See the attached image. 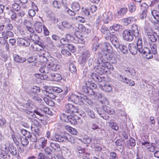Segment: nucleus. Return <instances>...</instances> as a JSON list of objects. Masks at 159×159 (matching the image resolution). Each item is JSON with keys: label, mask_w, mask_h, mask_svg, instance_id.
I'll list each match as a JSON object with an SVG mask.
<instances>
[{"label": "nucleus", "mask_w": 159, "mask_h": 159, "mask_svg": "<svg viewBox=\"0 0 159 159\" xmlns=\"http://www.w3.org/2000/svg\"><path fill=\"white\" fill-rule=\"evenodd\" d=\"M84 103H87L89 105L92 104V102L91 99L86 96H83Z\"/></svg>", "instance_id": "obj_58"}, {"label": "nucleus", "mask_w": 159, "mask_h": 159, "mask_svg": "<svg viewBox=\"0 0 159 159\" xmlns=\"http://www.w3.org/2000/svg\"><path fill=\"white\" fill-rule=\"evenodd\" d=\"M109 126L112 129L115 130H117L119 129L116 124L114 122H110Z\"/></svg>", "instance_id": "obj_54"}, {"label": "nucleus", "mask_w": 159, "mask_h": 159, "mask_svg": "<svg viewBox=\"0 0 159 159\" xmlns=\"http://www.w3.org/2000/svg\"><path fill=\"white\" fill-rule=\"evenodd\" d=\"M101 51L102 53H106L108 54H111L113 50L110 44L108 43H104L102 45Z\"/></svg>", "instance_id": "obj_9"}, {"label": "nucleus", "mask_w": 159, "mask_h": 159, "mask_svg": "<svg viewBox=\"0 0 159 159\" xmlns=\"http://www.w3.org/2000/svg\"><path fill=\"white\" fill-rule=\"evenodd\" d=\"M42 93L46 96L52 99L55 98L56 96L54 94L53 87L45 86L44 89L42 90Z\"/></svg>", "instance_id": "obj_5"}, {"label": "nucleus", "mask_w": 159, "mask_h": 159, "mask_svg": "<svg viewBox=\"0 0 159 159\" xmlns=\"http://www.w3.org/2000/svg\"><path fill=\"white\" fill-rule=\"evenodd\" d=\"M147 35L149 40L152 42H154L157 41V39L156 38L152 32L148 33Z\"/></svg>", "instance_id": "obj_46"}, {"label": "nucleus", "mask_w": 159, "mask_h": 159, "mask_svg": "<svg viewBox=\"0 0 159 159\" xmlns=\"http://www.w3.org/2000/svg\"><path fill=\"white\" fill-rule=\"evenodd\" d=\"M66 128L67 130L71 134L75 135L77 134V132L75 129L69 126H66Z\"/></svg>", "instance_id": "obj_40"}, {"label": "nucleus", "mask_w": 159, "mask_h": 159, "mask_svg": "<svg viewBox=\"0 0 159 159\" xmlns=\"http://www.w3.org/2000/svg\"><path fill=\"white\" fill-rule=\"evenodd\" d=\"M24 24L26 26V27L28 30L29 31L30 33H34L33 29L28 25V24H30V25H32V23L30 22V21L25 20L24 22Z\"/></svg>", "instance_id": "obj_27"}, {"label": "nucleus", "mask_w": 159, "mask_h": 159, "mask_svg": "<svg viewBox=\"0 0 159 159\" xmlns=\"http://www.w3.org/2000/svg\"><path fill=\"white\" fill-rule=\"evenodd\" d=\"M102 109H101L102 111L103 112V113L105 114L106 113L109 115H112L115 114V112L113 109L106 105H104L102 107Z\"/></svg>", "instance_id": "obj_14"}, {"label": "nucleus", "mask_w": 159, "mask_h": 159, "mask_svg": "<svg viewBox=\"0 0 159 159\" xmlns=\"http://www.w3.org/2000/svg\"><path fill=\"white\" fill-rule=\"evenodd\" d=\"M120 79L121 80L126 83L129 86H133L135 84V83L133 81L131 80H129L128 79L126 78H124L123 76L121 75H120Z\"/></svg>", "instance_id": "obj_21"}, {"label": "nucleus", "mask_w": 159, "mask_h": 159, "mask_svg": "<svg viewBox=\"0 0 159 159\" xmlns=\"http://www.w3.org/2000/svg\"><path fill=\"white\" fill-rule=\"evenodd\" d=\"M110 159H119L116 153L111 152L110 153Z\"/></svg>", "instance_id": "obj_63"}, {"label": "nucleus", "mask_w": 159, "mask_h": 159, "mask_svg": "<svg viewBox=\"0 0 159 159\" xmlns=\"http://www.w3.org/2000/svg\"><path fill=\"white\" fill-rule=\"evenodd\" d=\"M110 41L115 47L116 48H117L120 45L119 44L118 39L115 35L114 36H112Z\"/></svg>", "instance_id": "obj_23"}, {"label": "nucleus", "mask_w": 159, "mask_h": 159, "mask_svg": "<svg viewBox=\"0 0 159 159\" xmlns=\"http://www.w3.org/2000/svg\"><path fill=\"white\" fill-rule=\"evenodd\" d=\"M65 139V134L63 136L62 135L56 134L54 135L53 141L61 142L64 141Z\"/></svg>", "instance_id": "obj_26"}, {"label": "nucleus", "mask_w": 159, "mask_h": 159, "mask_svg": "<svg viewBox=\"0 0 159 159\" xmlns=\"http://www.w3.org/2000/svg\"><path fill=\"white\" fill-rule=\"evenodd\" d=\"M91 77L93 79L100 82L102 81V80L101 77L98 75H97L96 74L94 73H92L90 75Z\"/></svg>", "instance_id": "obj_44"}, {"label": "nucleus", "mask_w": 159, "mask_h": 159, "mask_svg": "<svg viewBox=\"0 0 159 159\" xmlns=\"http://www.w3.org/2000/svg\"><path fill=\"white\" fill-rule=\"evenodd\" d=\"M80 8V6L77 2H74L71 4V9L75 12L79 11Z\"/></svg>", "instance_id": "obj_33"}, {"label": "nucleus", "mask_w": 159, "mask_h": 159, "mask_svg": "<svg viewBox=\"0 0 159 159\" xmlns=\"http://www.w3.org/2000/svg\"><path fill=\"white\" fill-rule=\"evenodd\" d=\"M129 50L131 54L135 55L137 53L138 50L136 45L133 43H131L128 45Z\"/></svg>", "instance_id": "obj_15"}, {"label": "nucleus", "mask_w": 159, "mask_h": 159, "mask_svg": "<svg viewBox=\"0 0 159 159\" xmlns=\"http://www.w3.org/2000/svg\"><path fill=\"white\" fill-rule=\"evenodd\" d=\"M84 95H82L80 96H78L77 99L75 102V104L79 105H82L84 103V100H83V97Z\"/></svg>", "instance_id": "obj_45"}, {"label": "nucleus", "mask_w": 159, "mask_h": 159, "mask_svg": "<svg viewBox=\"0 0 159 159\" xmlns=\"http://www.w3.org/2000/svg\"><path fill=\"white\" fill-rule=\"evenodd\" d=\"M150 47L151 48V50L152 51V53L151 52V53L154 54V55H156L157 54V45L155 43H152L150 44Z\"/></svg>", "instance_id": "obj_41"}, {"label": "nucleus", "mask_w": 159, "mask_h": 159, "mask_svg": "<svg viewBox=\"0 0 159 159\" xmlns=\"http://www.w3.org/2000/svg\"><path fill=\"white\" fill-rule=\"evenodd\" d=\"M61 53L64 55L67 56H70L71 55V53L67 50L65 49H63L61 51Z\"/></svg>", "instance_id": "obj_64"}, {"label": "nucleus", "mask_w": 159, "mask_h": 159, "mask_svg": "<svg viewBox=\"0 0 159 159\" xmlns=\"http://www.w3.org/2000/svg\"><path fill=\"white\" fill-rule=\"evenodd\" d=\"M12 8L15 10L16 11H18L20 10V7L18 4L16 3H15L12 4Z\"/></svg>", "instance_id": "obj_62"}, {"label": "nucleus", "mask_w": 159, "mask_h": 159, "mask_svg": "<svg viewBox=\"0 0 159 159\" xmlns=\"http://www.w3.org/2000/svg\"><path fill=\"white\" fill-rule=\"evenodd\" d=\"M25 112L29 115L28 117L29 118L33 119V118H37L41 121L43 120V115L38 111L34 110V111H32L25 110Z\"/></svg>", "instance_id": "obj_4"}, {"label": "nucleus", "mask_w": 159, "mask_h": 159, "mask_svg": "<svg viewBox=\"0 0 159 159\" xmlns=\"http://www.w3.org/2000/svg\"><path fill=\"white\" fill-rule=\"evenodd\" d=\"M2 36H3L4 38L6 39L9 38H11L13 37L14 35L13 33L11 31L7 30L5 31H3L2 33Z\"/></svg>", "instance_id": "obj_31"}, {"label": "nucleus", "mask_w": 159, "mask_h": 159, "mask_svg": "<svg viewBox=\"0 0 159 159\" xmlns=\"http://www.w3.org/2000/svg\"><path fill=\"white\" fill-rule=\"evenodd\" d=\"M113 16L110 11L104 13L102 16V20L104 23H108L112 19Z\"/></svg>", "instance_id": "obj_10"}, {"label": "nucleus", "mask_w": 159, "mask_h": 159, "mask_svg": "<svg viewBox=\"0 0 159 159\" xmlns=\"http://www.w3.org/2000/svg\"><path fill=\"white\" fill-rule=\"evenodd\" d=\"M102 86V88L103 90L108 92L110 93L112 91V87L109 85H104V86L102 85V84H100Z\"/></svg>", "instance_id": "obj_39"}, {"label": "nucleus", "mask_w": 159, "mask_h": 159, "mask_svg": "<svg viewBox=\"0 0 159 159\" xmlns=\"http://www.w3.org/2000/svg\"><path fill=\"white\" fill-rule=\"evenodd\" d=\"M37 142L42 148H43L47 144V140L44 138L41 137L38 139Z\"/></svg>", "instance_id": "obj_25"}, {"label": "nucleus", "mask_w": 159, "mask_h": 159, "mask_svg": "<svg viewBox=\"0 0 159 159\" xmlns=\"http://www.w3.org/2000/svg\"><path fill=\"white\" fill-rule=\"evenodd\" d=\"M91 139L88 136H84L82 139L83 142L85 144H89L91 141Z\"/></svg>", "instance_id": "obj_52"}, {"label": "nucleus", "mask_w": 159, "mask_h": 159, "mask_svg": "<svg viewBox=\"0 0 159 159\" xmlns=\"http://www.w3.org/2000/svg\"><path fill=\"white\" fill-rule=\"evenodd\" d=\"M79 32L75 33V37L72 35L70 34H66V38L68 41L73 42L75 43H83L84 42L83 39L81 35H78L77 34Z\"/></svg>", "instance_id": "obj_2"}, {"label": "nucleus", "mask_w": 159, "mask_h": 159, "mask_svg": "<svg viewBox=\"0 0 159 159\" xmlns=\"http://www.w3.org/2000/svg\"><path fill=\"white\" fill-rule=\"evenodd\" d=\"M61 24L62 26L66 29H69L71 27L70 24L69 23L65 21L62 22Z\"/></svg>", "instance_id": "obj_60"}, {"label": "nucleus", "mask_w": 159, "mask_h": 159, "mask_svg": "<svg viewBox=\"0 0 159 159\" xmlns=\"http://www.w3.org/2000/svg\"><path fill=\"white\" fill-rule=\"evenodd\" d=\"M139 5L140 7L141 13L140 15V18L141 19H143L146 18L147 16V13L148 11L147 9L148 8V6L145 3L143 2L142 4L139 3Z\"/></svg>", "instance_id": "obj_8"}, {"label": "nucleus", "mask_w": 159, "mask_h": 159, "mask_svg": "<svg viewBox=\"0 0 159 159\" xmlns=\"http://www.w3.org/2000/svg\"><path fill=\"white\" fill-rule=\"evenodd\" d=\"M78 96L74 94H72L68 97V100L70 102H73L75 104Z\"/></svg>", "instance_id": "obj_36"}, {"label": "nucleus", "mask_w": 159, "mask_h": 159, "mask_svg": "<svg viewBox=\"0 0 159 159\" xmlns=\"http://www.w3.org/2000/svg\"><path fill=\"white\" fill-rule=\"evenodd\" d=\"M68 121L67 123H70L72 125H75L77 124V121L75 118L72 116L70 115L68 118Z\"/></svg>", "instance_id": "obj_47"}, {"label": "nucleus", "mask_w": 159, "mask_h": 159, "mask_svg": "<svg viewBox=\"0 0 159 159\" xmlns=\"http://www.w3.org/2000/svg\"><path fill=\"white\" fill-rule=\"evenodd\" d=\"M51 76L53 80L56 81H60L62 77L60 75L55 73H52L50 75Z\"/></svg>", "instance_id": "obj_34"}, {"label": "nucleus", "mask_w": 159, "mask_h": 159, "mask_svg": "<svg viewBox=\"0 0 159 159\" xmlns=\"http://www.w3.org/2000/svg\"><path fill=\"white\" fill-rule=\"evenodd\" d=\"M36 31L38 33H40L42 31V23L39 22H36L34 25Z\"/></svg>", "instance_id": "obj_28"}, {"label": "nucleus", "mask_w": 159, "mask_h": 159, "mask_svg": "<svg viewBox=\"0 0 159 159\" xmlns=\"http://www.w3.org/2000/svg\"><path fill=\"white\" fill-rule=\"evenodd\" d=\"M134 34L132 33L131 30H125L123 33V39L127 41H131L134 39Z\"/></svg>", "instance_id": "obj_7"}, {"label": "nucleus", "mask_w": 159, "mask_h": 159, "mask_svg": "<svg viewBox=\"0 0 159 159\" xmlns=\"http://www.w3.org/2000/svg\"><path fill=\"white\" fill-rule=\"evenodd\" d=\"M131 30L135 37H138L139 36V31L138 25L136 24L132 25Z\"/></svg>", "instance_id": "obj_22"}, {"label": "nucleus", "mask_w": 159, "mask_h": 159, "mask_svg": "<svg viewBox=\"0 0 159 159\" xmlns=\"http://www.w3.org/2000/svg\"><path fill=\"white\" fill-rule=\"evenodd\" d=\"M84 110L90 117L92 119H94L95 117L94 113L91 109L87 107H85L84 108Z\"/></svg>", "instance_id": "obj_24"}, {"label": "nucleus", "mask_w": 159, "mask_h": 159, "mask_svg": "<svg viewBox=\"0 0 159 159\" xmlns=\"http://www.w3.org/2000/svg\"><path fill=\"white\" fill-rule=\"evenodd\" d=\"M155 143H151L147 149L150 152H153L155 148Z\"/></svg>", "instance_id": "obj_61"}, {"label": "nucleus", "mask_w": 159, "mask_h": 159, "mask_svg": "<svg viewBox=\"0 0 159 159\" xmlns=\"http://www.w3.org/2000/svg\"><path fill=\"white\" fill-rule=\"evenodd\" d=\"M28 39L30 41V42H33L34 43H36L39 42V36L35 33H31L28 36Z\"/></svg>", "instance_id": "obj_13"}, {"label": "nucleus", "mask_w": 159, "mask_h": 159, "mask_svg": "<svg viewBox=\"0 0 159 159\" xmlns=\"http://www.w3.org/2000/svg\"><path fill=\"white\" fill-rule=\"evenodd\" d=\"M14 61L17 63H23L26 60V59L24 57L19 56L17 54H15L13 56Z\"/></svg>", "instance_id": "obj_17"}, {"label": "nucleus", "mask_w": 159, "mask_h": 159, "mask_svg": "<svg viewBox=\"0 0 159 159\" xmlns=\"http://www.w3.org/2000/svg\"><path fill=\"white\" fill-rule=\"evenodd\" d=\"M61 152L66 157H69L71 155L70 150L66 147H63L61 149Z\"/></svg>", "instance_id": "obj_18"}, {"label": "nucleus", "mask_w": 159, "mask_h": 159, "mask_svg": "<svg viewBox=\"0 0 159 159\" xmlns=\"http://www.w3.org/2000/svg\"><path fill=\"white\" fill-rule=\"evenodd\" d=\"M104 56L105 59L109 61V62L108 63H111L112 64H115L116 62V61L114 57H111L110 54H105Z\"/></svg>", "instance_id": "obj_32"}, {"label": "nucleus", "mask_w": 159, "mask_h": 159, "mask_svg": "<svg viewBox=\"0 0 159 159\" xmlns=\"http://www.w3.org/2000/svg\"><path fill=\"white\" fill-rule=\"evenodd\" d=\"M128 9L126 8H120L117 11L116 15L117 16V17L120 18L123 16L126 13Z\"/></svg>", "instance_id": "obj_20"}, {"label": "nucleus", "mask_w": 159, "mask_h": 159, "mask_svg": "<svg viewBox=\"0 0 159 159\" xmlns=\"http://www.w3.org/2000/svg\"><path fill=\"white\" fill-rule=\"evenodd\" d=\"M65 110L66 113L70 114L77 112L75 106L70 103H68L65 106Z\"/></svg>", "instance_id": "obj_12"}, {"label": "nucleus", "mask_w": 159, "mask_h": 159, "mask_svg": "<svg viewBox=\"0 0 159 159\" xmlns=\"http://www.w3.org/2000/svg\"><path fill=\"white\" fill-rule=\"evenodd\" d=\"M50 146L52 150L55 151H59L60 150V145L57 143L54 142H50Z\"/></svg>", "instance_id": "obj_29"}, {"label": "nucleus", "mask_w": 159, "mask_h": 159, "mask_svg": "<svg viewBox=\"0 0 159 159\" xmlns=\"http://www.w3.org/2000/svg\"><path fill=\"white\" fill-rule=\"evenodd\" d=\"M69 116H70L67 115L64 113H62L61 115L60 118L61 120L67 122L69 121L68 118Z\"/></svg>", "instance_id": "obj_51"}, {"label": "nucleus", "mask_w": 159, "mask_h": 159, "mask_svg": "<svg viewBox=\"0 0 159 159\" xmlns=\"http://www.w3.org/2000/svg\"><path fill=\"white\" fill-rule=\"evenodd\" d=\"M97 111L99 115L102 117L103 119L105 120H107L109 118V116H108L104 115L103 112L102 111V110L101 108H98L97 109Z\"/></svg>", "instance_id": "obj_43"}, {"label": "nucleus", "mask_w": 159, "mask_h": 159, "mask_svg": "<svg viewBox=\"0 0 159 159\" xmlns=\"http://www.w3.org/2000/svg\"><path fill=\"white\" fill-rule=\"evenodd\" d=\"M100 31L102 33L104 34H105L106 33L110 32V30H108V28L105 26L103 25L101 26Z\"/></svg>", "instance_id": "obj_50"}, {"label": "nucleus", "mask_w": 159, "mask_h": 159, "mask_svg": "<svg viewBox=\"0 0 159 159\" xmlns=\"http://www.w3.org/2000/svg\"><path fill=\"white\" fill-rule=\"evenodd\" d=\"M40 88L37 86H33L30 90L28 92V94L34 100L39 101L41 100L38 97V93L40 92Z\"/></svg>", "instance_id": "obj_3"}, {"label": "nucleus", "mask_w": 159, "mask_h": 159, "mask_svg": "<svg viewBox=\"0 0 159 159\" xmlns=\"http://www.w3.org/2000/svg\"><path fill=\"white\" fill-rule=\"evenodd\" d=\"M10 16V19L13 20L15 21L17 18L18 16L16 13L12 9L9 10L6 12Z\"/></svg>", "instance_id": "obj_19"}, {"label": "nucleus", "mask_w": 159, "mask_h": 159, "mask_svg": "<svg viewBox=\"0 0 159 159\" xmlns=\"http://www.w3.org/2000/svg\"><path fill=\"white\" fill-rule=\"evenodd\" d=\"M107 54L106 53H102V51L99 52L98 53V56L96 60H97V62L99 64H102V63H105L106 61L104 59H106L104 56L105 54Z\"/></svg>", "instance_id": "obj_11"}, {"label": "nucleus", "mask_w": 159, "mask_h": 159, "mask_svg": "<svg viewBox=\"0 0 159 159\" xmlns=\"http://www.w3.org/2000/svg\"><path fill=\"white\" fill-rule=\"evenodd\" d=\"M136 19L133 17H130L128 18H124L123 20V22L126 25H128L131 23L132 21L135 20Z\"/></svg>", "instance_id": "obj_42"}, {"label": "nucleus", "mask_w": 159, "mask_h": 159, "mask_svg": "<svg viewBox=\"0 0 159 159\" xmlns=\"http://www.w3.org/2000/svg\"><path fill=\"white\" fill-rule=\"evenodd\" d=\"M27 137L30 138V141L33 142H37V139L39 138L38 136H36L33 134L31 135L30 134V135H27Z\"/></svg>", "instance_id": "obj_48"}, {"label": "nucleus", "mask_w": 159, "mask_h": 159, "mask_svg": "<svg viewBox=\"0 0 159 159\" xmlns=\"http://www.w3.org/2000/svg\"><path fill=\"white\" fill-rule=\"evenodd\" d=\"M120 28V25H119L115 24L110 28V30L112 31V30L115 31H118Z\"/></svg>", "instance_id": "obj_57"}, {"label": "nucleus", "mask_w": 159, "mask_h": 159, "mask_svg": "<svg viewBox=\"0 0 159 159\" xmlns=\"http://www.w3.org/2000/svg\"><path fill=\"white\" fill-rule=\"evenodd\" d=\"M8 153L6 152V150H5L4 151H2L1 153H0V156L6 159L7 158V157L10 158V156L8 155Z\"/></svg>", "instance_id": "obj_55"}, {"label": "nucleus", "mask_w": 159, "mask_h": 159, "mask_svg": "<svg viewBox=\"0 0 159 159\" xmlns=\"http://www.w3.org/2000/svg\"><path fill=\"white\" fill-rule=\"evenodd\" d=\"M55 66V64L51 60H50L48 63L47 64L45 65V67L44 68V69H48V70H54V66Z\"/></svg>", "instance_id": "obj_37"}, {"label": "nucleus", "mask_w": 159, "mask_h": 159, "mask_svg": "<svg viewBox=\"0 0 159 159\" xmlns=\"http://www.w3.org/2000/svg\"><path fill=\"white\" fill-rule=\"evenodd\" d=\"M67 47L72 52H74L76 50L75 47L72 44H68Z\"/></svg>", "instance_id": "obj_59"}, {"label": "nucleus", "mask_w": 159, "mask_h": 159, "mask_svg": "<svg viewBox=\"0 0 159 159\" xmlns=\"http://www.w3.org/2000/svg\"><path fill=\"white\" fill-rule=\"evenodd\" d=\"M18 42L23 46L28 47L30 45V42L23 38H19L17 39Z\"/></svg>", "instance_id": "obj_30"}, {"label": "nucleus", "mask_w": 159, "mask_h": 159, "mask_svg": "<svg viewBox=\"0 0 159 159\" xmlns=\"http://www.w3.org/2000/svg\"><path fill=\"white\" fill-rule=\"evenodd\" d=\"M90 53L88 50H85L82 52V55L80 57L78 61L80 64H84L89 57L90 56Z\"/></svg>", "instance_id": "obj_6"}, {"label": "nucleus", "mask_w": 159, "mask_h": 159, "mask_svg": "<svg viewBox=\"0 0 159 159\" xmlns=\"http://www.w3.org/2000/svg\"><path fill=\"white\" fill-rule=\"evenodd\" d=\"M46 136L48 139L53 141L54 135H52L51 134V131L48 130L46 132Z\"/></svg>", "instance_id": "obj_53"}, {"label": "nucleus", "mask_w": 159, "mask_h": 159, "mask_svg": "<svg viewBox=\"0 0 159 159\" xmlns=\"http://www.w3.org/2000/svg\"><path fill=\"white\" fill-rule=\"evenodd\" d=\"M136 46L138 47V51L140 53L145 55L147 59H151L153 57V55L149 48L146 47L143 48V41L141 38H138Z\"/></svg>", "instance_id": "obj_1"}, {"label": "nucleus", "mask_w": 159, "mask_h": 159, "mask_svg": "<svg viewBox=\"0 0 159 159\" xmlns=\"http://www.w3.org/2000/svg\"><path fill=\"white\" fill-rule=\"evenodd\" d=\"M129 11L131 12H134L136 10V7L133 3H131L129 5Z\"/></svg>", "instance_id": "obj_56"}, {"label": "nucleus", "mask_w": 159, "mask_h": 159, "mask_svg": "<svg viewBox=\"0 0 159 159\" xmlns=\"http://www.w3.org/2000/svg\"><path fill=\"white\" fill-rule=\"evenodd\" d=\"M118 48H119L120 51L123 54H126L128 52V48L125 45L120 44Z\"/></svg>", "instance_id": "obj_38"}, {"label": "nucleus", "mask_w": 159, "mask_h": 159, "mask_svg": "<svg viewBox=\"0 0 159 159\" xmlns=\"http://www.w3.org/2000/svg\"><path fill=\"white\" fill-rule=\"evenodd\" d=\"M4 149L6 150V152L9 153L10 152L13 155H16L17 154L16 148L12 145H10L9 147L6 146Z\"/></svg>", "instance_id": "obj_16"}, {"label": "nucleus", "mask_w": 159, "mask_h": 159, "mask_svg": "<svg viewBox=\"0 0 159 159\" xmlns=\"http://www.w3.org/2000/svg\"><path fill=\"white\" fill-rule=\"evenodd\" d=\"M20 141L22 145L24 147L26 146L29 143V141L26 137H22L21 138Z\"/></svg>", "instance_id": "obj_49"}, {"label": "nucleus", "mask_w": 159, "mask_h": 159, "mask_svg": "<svg viewBox=\"0 0 159 159\" xmlns=\"http://www.w3.org/2000/svg\"><path fill=\"white\" fill-rule=\"evenodd\" d=\"M65 140L68 141L71 144H74L75 143L74 138L68 134H65Z\"/></svg>", "instance_id": "obj_35"}]
</instances>
